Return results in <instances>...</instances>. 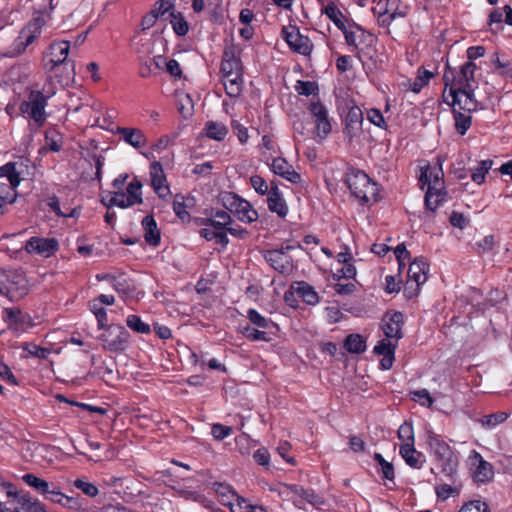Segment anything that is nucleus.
Listing matches in <instances>:
<instances>
[{
	"label": "nucleus",
	"instance_id": "obj_33",
	"mask_svg": "<svg viewBox=\"0 0 512 512\" xmlns=\"http://www.w3.org/2000/svg\"><path fill=\"white\" fill-rule=\"evenodd\" d=\"M453 116L455 120V129L460 135H464L471 126L472 118L470 113H462L453 108Z\"/></svg>",
	"mask_w": 512,
	"mask_h": 512
},
{
	"label": "nucleus",
	"instance_id": "obj_29",
	"mask_svg": "<svg viewBox=\"0 0 512 512\" xmlns=\"http://www.w3.org/2000/svg\"><path fill=\"white\" fill-rule=\"evenodd\" d=\"M170 23L172 25L173 31L177 36H185L189 31V24L185 20L183 14L176 10H173L170 14Z\"/></svg>",
	"mask_w": 512,
	"mask_h": 512
},
{
	"label": "nucleus",
	"instance_id": "obj_26",
	"mask_svg": "<svg viewBox=\"0 0 512 512\" xmlns=\"http://www.w3.org/2000/svg\"><path fill=\"white\" fill-rule=\"evenodd\" d=\"M477 458H479V464L474 471V480L478 483H487L490 482L494 477V469L493 466L485 461L481 455L477 454Z\"/></svg>",
	"mask_w": 512,
	"mask_h": 512
},
{
	"label": "nucleus",
	"instance_id": "obj_4",
	"mask_svg": "<svg viewBox=\"0 0 512 512\" xmlns=\"http://www.w3.org/2000/svg\"><path fill=\"white\" fill-rule=\"evenodd\" d=\"M129 336L125 327L110 325L106 327L105 332L100 335L99 339L102 341L105 350L117 353L126 350Z\"/></svg>",
	"mask_w": 512,
	"mask_h": 512
},
{
	"label": "nucleus",
	"instance_id": "obj_15",
	"mask_svg": "<svg viewBox=\"0 0 512 512\" xmlns=\"http://www.w3.org/2000/svg\"><path fill=\"white\" fill-rule=\"evenodd\" d=\"M268 208L279 217L284 218L288 213V206L275 182H271L269 196L267 199Z\"/></svg>",
	"mask_w": 512,
	"mask_h": 512
},
{
	"label": "nucleus",
	"instance_id": "obj_41",
	"mask_svg": "<svg viewBox=\"0 0 512 512\" xmlns=\"http://www.w3.org/2000/svg\"><path fill=\"white\" fill-rule=\"evenodd\" d=\"M21 348L28 352L29 355L39 359H46L51 353V349L38 346L31 342L23 343Z\"/></svg>",
	"mask_w": 512,
	"mask_h": 512
},
{
	"label": "nucleus",
	"instance_id": "obj_14",
	"mask_svg": "<svg viewBox=\"0 0 512 512\" xmlns=\"http://www.w3.org/2000/svg\"><path fill=\"white\" fill-rule=\"evenodd\" d=\"M265 258L281 274H289L293 269L291 258L283 250H270Z\"/></svg>",
	"mask_w": 512,
	"mask_h": 512
},
{
	"label": "nucleus",
	"instance_id": "obj_30",
	"mask_svg": "<svg viewBox=\"0 0 512 512\" xmlns=\"http://www.w3.org/2000/svg\"><path fill=\"white\" fill-rule=\"evenodd\" d=\"M344 347L350 353H362L366 349V342L359 334H350L344 341Z\"/></svg>",
	"mask_w": 512,
	"mask_h": 512
},
{
	"label": "nucleus",
	"instance_id": "obj_48",
	"mask_svg": "<svg viewBox=\"0 0 512 512\" xmlns=\"http://www.w3.org/2000/svg\"><path fill=\"white\" fill-rule=\"evenodd\" d=\"M411 399L419 402L422 406L431 407L434 400L427 389H420L410 392Z\"/></svg>",
	"mask_w": 512,
	"mask_h": 512
},
{
	"label": "nucleus",
	"instance_id": "obj_25",
	"mask_svg": "<svg viewBox=\"0 0 512 512\" xmlns=\"http://www.w3.org/2000/svg\"><path fill=\"white\" fill-rule=\"evenodd\" d=\"M220 503L228 507L231 512L233 511V507L235 503L239 507V509H251L254 510L257 508V506H254L250 503H248L247 499L239 496L234 490H231L230 492L224 494L222 497L219 498Z\"/></svg>",
	"mask_w": 512,
	"mask_h": 512
},
{
	"label": "nucleus",
	"instance_id": "obj_17",
	"mask_svg": "<svg viewBox=\"0 0 512 512\" xmlns=\"http://www.w3.org/2000/svg\"><path fill=\"white\" fill-rule=\"evenodd\" d=\"M429 265L423 258H415L409 265L408 280L422 285L427 281Z\"/></svg>",
	"mask_w": 512,
	"mask_h": 512
},
{
	"label": "nucleus",
	"instance_id": "obj_35",
	"mask_svg": "<svg viewBox=\"0 0 512 512\" xmlns=\"http://www.w3.org/2000/svg\"><path fill=\"white\" fill-rule=\"evenodd\" d=\"M247 318L253 325H255L258 328L263 329V331H269L271 328L276 326L273 321L260 315L254 309H249L247 311Z\"/></svg>",
	"mask_w": 512,
	"mask_h": 512
},
{
	"label": "nucleus",
	"instance_id": "obj_37",
	"mask_svg": "<svg viewBox=\"0 0 512 512\" xmlns=\"http://www.w3.org/2000/svg\"><path fill=\"white\" fill-rule=\"evenodd\" d=\"M434 77V74L428 70L420 68L414 82L410 85L411 91L419 93L421 89L426 86L430 79Z\"/></svg>",
	"mask_w": 512,
	"mask_h": 512
},
{
	"label": "nucleus",
	"instance_id": "obj_49",
	"mask_svg": "<svg viewBox=\"0 0 512 512\" xmlns=\"http://www.w3.org/2000/svg\"><path fill=\"white\" fill-rule=\"evenodd\" d=\"M507 417V413L497 412L483 416L480 422L483 426L491 428L495 427L497 424L503 423L507 419Z\"/></svg>",
	"mask_w": 512,
	"mask_h": 512
},
{
	"label": "nucleus",
	"instance_id": "obj_19",
	"mask_svg": "<svg viewBox=\"0 0 512 512\" xmlns=\"http://www.w3.org/2000/svg\"><path fill=\"white\" fill-rule=\"evenodd\" d=\"M363 122V113L357 106H353L349 109L345 118V134H347L350 140L356 135V132L361 129Z\"/></svg>",
	"mask_w": 512,
	"mask_h": 512
},
{
	"label": "nucleus",
	"instance_id": "obj_58",
	"mask_svg": "<svg viewBox=\"0 0 512 512\" xmlns=\"http://www.w3.org/2000/svg\"><path fill=\"white\" fill-rule=\"evenodd\" d=\"M396 349V345L392 344L390 341L387 340H381L378 342V344L374 347V353L377 355H387V354H394Z\"/></svg>",
	"mask_w": 512,
	"mask_h": 512
},
{
	"label": "nucleus",
	"instance_id": "obj_27",
	"mask_svg": "<svg viewBox=\"0 0 512 512\" xmlns=\"http://www.w3.org/2000/svg\"><path fill=\"white\" fill-rule=\"evenodd\" d=\"M442 177H443V171L440 166L438 168H434L432 170H430L427 167L425 169H422L420 181L424 185H428V187L436 186L440 190H442V184H443Z\"/></svg>",
	"mask_w": 512,
	"mask_h": 512
},
{
	"label": "nucleus",
	"instance_id": "obj_22",
	"mask_svg": "<svg viewBox=\"0 0 512 512\" xmlns=\"http://www.w3.org/2000/svg\"><path fill=\"white\" fill-rule=\"evenodd\" d=\"M291 289L302 298L308 305H316L319 302V296L314 288L304 281L295 282Z\"/></svg>",
	"mask_w": 512,
	"mask_h": 512
},
{
	"label": "nucleus",
	"instance_id": "obj_61",
	"mask_svg": "<svg viewBox=\"0 0 512 512\" xmlns=\"http://www.w3.org/2000/svg\"><path fill=\"white\" fill-rule=\"evenodd\" d=\"M18 317H22V311L17 308H6L3 312V320L9 324H17Z\"/></svg>",
	"mask_w": 512,
	"mask_h": 512
},
{
	"label": "nucleus",
	"instance_id": "obj_53",
	"mask_svg": "<svg viewBox=\"0 0 512 512\" xmlns=\"http://www.w3.org/2000/svg\"><path fill=\"white\" fill-rule=\"evenodd\" d=\"M398 438L404 443L414 444V430L411 423L404 422L398 429Z\"/></svg>",
	"mask_w": 512,
	"mask_h": 512
},
{
	"label": "nucleus",
	"instance_id": "obj_57",
	"mask_svg": "<svg viewBox=\"0 0 512 512\" xmlns=\"http://www.w3.org/2000/svg\"><path fill=\"white\" fill-rule=\"evenodd\" d=\"M26 49H27V46L24 44L22 39H20V37L18 36L15 39L12 46L10 47V49L7 52H5L3 54V56L9 57V58H15V57L20 56Z\"/></svg>",
	"mask_w": 512,
	"mask_h": 512
},
{
	"label": "nucleus",
	"instance_id": "obj_28",
	"mask_svg": "<svg viewBox=\"0 0 512 512\" xmlns=\"http://www.w3.org/2000/svg\"><path fill=\"white\" fill-rule=\"evenodd\" d=\"M444 197L441 190L436 186H429L425 194V207L431 212H435Z\"/></svg>",
	"mask_w": 512,
	"mask_h": 512
},
{
	"label": "nucleus",
	"instance_id": "obj_39",
	"mask_svg": "<svg viewBox=\"0 0 512 512\" xmlns=\"http://www.w3.org/2000/svg\"><path fill=\"white\" fill-rule=\"evenodd\" d=\"M324 13L327 15V17L340 29H345V24L341 20L343 17L342 12L337 8V6L331 2L329 3L324 9Z\"/></svg>",
	"mask_w": 512,
	"mask_h": 512
},
{
	"label": "nucleus",
	"instance_id": "obj_59",
	"mask_svg": "<svg viewBox=\"0 0 512 512\" xmlns=\"http://www.w3.org/2000/svg\"><path fill=\"white\" fill-rule=\"evenodd\" d=\"M491 62L496 66V71L499 74L512 77V69L509 68V63L502 62L497 52L493 54Z\"/></svg>",
	"mask_w": 512,
	"mask_h": 512
},
{
	"label": "nucleus",
	"instance_id": "obj_55",
	"mask_svg": "<svg viewBox=\"0 0 512 512\" xmlns=\"http://www.w3.org/2000/svg\"><path fill=\"white\" fill-rule=\"evenodd\" d=\"M74 486L89 497H94L99 492L98 488L93 483L87 482L83 479H76L74 481Z\"/></svg>",
	"mask_w": 512,
	"mask_h": 512
},
{
	"label": "nucleus",
	"instance_id": "obj_50",
	"mask_svg": "<svg viewBox=\"0 0 512 512\" xmlns=\"http://www.w3.org/2000/svg\"><path fill=\"white\" fill-rule=\"evenodd\" d=\"M173 10H175L174 0H159L155 3L154 8L151 11H155L154 14H157V17L159 18L165 13H169L170 15Z\"/></svg>",
	"mask_w": 512,
	"mask_h": 512
},
{
	"label": "nucleus",
	"instance_id": "obj_3",
	"mask_svg": "<svg viewBox=\"0 0 512 512\" xmlns=\"http://www.w3.org/2000/svg\"><path fill=\"white\" fill-rule=\"evenodd\" d=\"M27 293V280L17 271L2 272L0 275V294L14 300Z\"/></svg>",
	"mask_w": 512,
	"mask_h": 512
},
{
	"label": "nucleus",
	"instance_id": "obj_7",
	"mask_svg": "<svg viewBox=\"0 0 512 512\" xmlns=\"http://www.w3.org/2000/svg\"><path fill=\"white\" fill-rule=\"evenodd\" d=\"M283 38L289 47L302 55L310 54L312 43L307 36H303L296 26L290 25L282 30Z\"/></svg>",
	"mask_w": 512,
	"mask_h": 512
},
{
	"label": "nucleus",
	"instance_id": "obj_44",
	"mask_svg": "<svg viewBox=\"0 0 512 512\" xmlns=\"http://www.w3.org/2000/svg\"><path fill=\"white\" fill-rule=\"evenodd\" d=\"M295 493L299 494L304 500L310 503L314 508L320 509L319 505L323 503L322 499L312 490L304 489L301 486L294 487Z\"/></svg>",
	"mask_w": 512,
	"mask_h": 512
},
{
	"label": "nucleus",
	"instance_id": "obj_1",
	"mask_svg": "<svg viewBox=\"0 0 512 512\" xmlns=\"http://www.w3.org/2000/svg\"><path fill=\"white\" fill-rule=\"evenodd\" d=\"M48 96L39 90H31L27 99L20 103L19 110L23 115H27L31 120L29 123L30 130H36L42 127L47 120L46 113Z\"/></svg>",
	"mask_w": 512,
	"mask_h": 512
},
{
	"label": "nucleus",
	"instance_id": "obj_13",
	"mask_svg": "<svg viewBox=\"0 0 512 512\" xmlns=\"http://www.w3.org/2000/svg\"><path fill=\"white\" fill-rule=\"evenodd\" d=\"M272 171L291 183H299L301 181V176L297 173L293 166L287 162L285 158L277 157L272 160L270 164Z\"/></svg>",
	"mask_w": 512,
	"mask_h": 512
},
{
	"label": "nucleus",
	"instance_id": "obj_24",
	"mask_svg": "<svg viewBox=\"0 0 512 512\" xmlns=\"http://www.w3.org/2000/svg\"><path fill=\"white\" fill-rule=\"evenodd\" d=\"M403 314L394 312L389 321L383 327L384 334L387 338H402Z\"/></svg>",
	"mask_w": 512,
	"mask_h": 512
},
{
	"label": "nucleus",
	"instance_id": "obj_54",
	"mask_svg": "<svg viewBox=\"0 0 512 512\" xmlns=\"http://www.w3.org/2000/svg\"><path fill=\"white\" fill-rule=\"evenodd\" d=\"M91 310H92V312L94 313V315H95V317L97 319L99 329L106 328V325H107V313H106V310L103 307L99 306L96 303V300H94L92 302Z\"/></svg>",
	"mask_w": 512,
	"mask_h": 512
},
{
	"label": "nucleus",
	"instance_id": "obj_51",
	"mask_svg": "<svg viewBox=\"0 0 512 512\" xmlns=\"http://www.w3.org/2000/svg\"><path fill=\"white\" fill-rule=\"evenodd\" d=\"M459 512H489V505L481 500H472L465 503Z\"/></svg>",
	"mask_w": 512,
	"mask_h": 512
},
{
	"label": "nucleus",
	"instance_id": "obj_23",
	"mask_svg": "<svg viewBox=\"0 0 512 512\" xmlns=\"http://www.w3.org/2000/svg\"><path fill=\"white\" fill-rule=\"evenodd\" d=\"M400 454L409 466L413 468H421L423 464V455L421 452L416 451L412 442L403 443L400 447Z\"/></svg>",
	"mask_w": 512,
	"mask_h": 512
},
{
	"label": "nucleus",
	"instance_id": "obj_2",
	"mask_svg": "<svg viewBox=\"0 0 512 512\" xmlns=\"http://www.w3.org/2000/svg\"><path fill=\"white\" fill-rule=\"evenodd\" d=\"M429 446L438 463L440 472L447 478L452 479L456 474L458 467V457L452 451L451 447L436 436L429 438Z\"/></svg>",
	"mask_w": 512,
	"mask_h": 512
},
{
	"label": "nucleus",
	"instance_id": "obj_34",
	"mask_svg": "<svg viewBox=\"0 0 512 512\" xmlns=\"http://www.w3.org/2000/svg\"><path fill=\"white\" fill-rule=\"evenodd\" d=\"M242 334L252 341L270 342L272 340L273 333H271L270 331L259 330L250 325H246L242 329Z\"/></svg>",
	"mask_w": 512,
	"mask_h": 512
},
{
	"label": "nucleus",
	"instance_id": "obj_11",
	"mask_svg": "<svg viewBox=\"0 0 512 512\" xmlns=\"http://www.w3.org/2000/svg\"><path fill=\"white\" fill-rule=\"evenodd\" d=\"M45 19L43 16L38 15L25 25L20 33L19 37L22 39L27 48L32 45L35 40L40 36L42 28L45 25Z\"/></svg>",
	"mask_w": 512,
	"mask_h": 512
},
{
	"label": "nucleus",
	"instance_id": "obj_20",
	"mask_svg": "<svg viewBox=\"0 0 512 512\" xmlns=\"http://www.w3.org/2000/svg\"><path fill=\"white\" fill-rule=\"evenodd\" d=\"M145 241L151 246H157L160 243V231L152 215H147L142 219Z\"/></svg>",
	"mask_w": 512,
	"mask_h": 512
},
{
	"label": "nucleus",
	"instance_id": "obj_64",
	"mask_svg": "<svg viewBox=\"0 0 512 512\" xmlns=\"http://www.w3.org/2000/svg\"><path fill=\"white\" fill-rule=\"evenodd\" d=\"M231 127H232L233 132L237 135L239 141L242 144L246 143L249 138L247 128L235 120L232 121Z\"/></svg>",
	"mask_w": 512,
	"mask_h": 512
},
{
	"label": "nucleus",
	"instance_id": "obj_42",
	"mask_svg": "<svg viewBox=\"0 0 512 512\" xmlns=\"http://www.w3.org/2000/svg\"><path fill=\"white\" fill-rule=\"evenodd\" d=\"M126 324L136 333L148 334L151 331L150 326L143 322L137 315H129L126 319Z\"/></svg>",
	"mask_w": 512,
	"mask_h": 512
},
{
	"label": "nucleus",
	"instance_id": "obj_6",
	"mask_svg": "<svg viewBox=\"0 0 512 512\" xmlns=\"http://www.w3.org/2000/svg\"><path fill=\"white\" fill-rule=\"evenodd\" d=\"M70 44L68 41L53 42L48 48V53L44 57V68L48 71L54 70L56 67L64 64L74 68V62L67 60Z\"/></svg>",
	"mask_w": 512,
	"mask_h": 512
},
{
	"label": "nucleus",
	"instance_id": "obj_36",
	"mask_svg": "<svg viewBox=\"0 0 512 512\" xmlns=\"http://www.w3.org/2000/svg\"><path fill=\"white\" fill-rule=\"evenodd\" d=\"M374 460L379 465L378 472L382 474V477L389 481H393L395 473L392 463L387 462L380 453L374 454Z\"/></svg>",
	"mask_w": 512,
	"mask_h": 512
},
{
	"label": "nucleus",
	"instance_id": "obj_43",
	"mask_svg": "<svg viewBox=\"0 0 512 512\" xmlns=\"http://www.w3.org/2000/svg\"><path fill=\"white\" fill-rule=\"evenodd\" d=\"M141 188L142 183L137 178H134L127 187V196L133 202V205L143 203Z\"/></svg>",
	"mask_w": 512,
	"mask_h": 512
},
{
	"label": "nucleus",
	"instance_id": "obj_16",
	"mask_svg": "<svg viewBox=\"0 0 512 512\" xmlns=\"http://www.w3.org/2000/svg\"><path fill=\"white\" fill-rule=\"evenodd\" d=\"M345 182L352 195H354L357 199L360 198V195L365 188L371 189V179L367 174L361 171L348 174Z\"/></svg>",
	"mask_w": 512,
	"mask_h": 512
},
{
	"label": "nucleus",
	"instance_id": "obj_62",
	"mask_svg": "<svg viewBox=\"0 0 512 512\" xmlns=\"http://www.w3.org/2000/svg\"><path fill=\"white\" fill-rule=\"evenodd\" d=\"M232 429L222 424H214L211 428V434L216 440H223L225 437L230 435Z\"/></svg>",
	"mask_w": 512,
	"mask_h": 512
},
{
	"label": "nucleus",
	"instance_id": "obj_21",
	"mask_svg": "<svg viewBox=\"0 0 512 512\" xmlns=\"http://www.w3.org/2000/svg\"><path fill=\"white\" fill-rule=\"evenodd\" d=\"M117 133L134 148H141L146 144V137L140 129L118 127Z\"/></svg>",
	"mask_w": 512,
	"mask_h": 512
},
{
	"label": "nucleus",
	"instance_id": "obj_52",
	"mask_svg": "<svg viewBox=\"0 0 512 512\" xmlns=\"http://www.w3.org/2000/svg\"><path fill=\"white\" fill-rule=\"evenodd\" d=\"M214 216L216 219L212 222V227L217 230H222L232 223V218L226 211H217Z\"/></svg>",
	"mask_w": 512,
	"mask_h": 512
},
{
	"label": "nucleus",
	"instance_id": "obj_38",
	"mask_svg": "<svg viewBox=\"0 0 512 512\" xmlns=\"http://www.w3.org/2000/svg\"><path fill=\"white\" fill-rule=\"evenodd\" d=\"M0 176L7 177L13 189L20 184L19 172L16 171L14 163L10 162L0 167Z\"/></svg>",
	"mask_w": 512,
	"mask_h": 512
},
{
	"label": "nucleus",
	"instance_id": "obj_45",
	"mask_svg": "<svg viewBox=\"0 0 512 512\" xmlns=\"http://www.w3.org/2000/svg\"><path fill=\"white\" fill-rule=\"evenodd\" d=\"M493 164L492 160H483L479 163V166L474 169L471 173L472 180L477 183L481 184L485 180V174L488 173V171L491 169Z\"/></svg>",
	"mask_w": 512,
	"mask_h": 512
},
{
	"label": "nucleus",
	"instance_id": "obj_63",
	"mask_svg": "<svg viewBox=\"0 0 512 512\" xmlns=\"http://www.w3.org/2000/svg\"><path fill=\"white\" fill-rule=\"evenodd\" d=\"M367 118L374 125H376L380 128H385L386 123H385L384 117L378 109L368 110Z\"/></svg>",
	"mask_w": 512,
	"mask_h": 512
},
{
	"label": "nucleus",
	"instance_id": "obj_8",
	"mask_svg": "<svg viewBox=\"0 0 512 512\" xmlns=\"http://www.w3.org/2000/svg\"><path fill=\"white\" fill-rule=\"evenodd\" d=\"M309 110L315 119L316 136L320 139L326 138L332 129L327 108L320 101H316L310 104Z\"/></svg>",
	"mask_w": 512,
	"mask_h": 512
},
{
	"label": "nucleus",
	"instance_id": "obj_18",
	"mask_svg": "<svg viewBox=\"0 0 512 512\" xmlns=\"http://www.w3.org/2000/svg\"><path fill=\"white\" fill-rule=\"evenodd\" d=\"M220 71L222 76H233L235 73L242 72L241 60L235 55L232 48L224 51Z\"/></svg>",
	"mask_w": 512,
	"mask_h": 512
},
{
	"label": "nucleus",
	"instance_id": "obj_31",
	"mask_svg": "<svg viewBox=\"0 0 512 512\" xmlns=\"http://www.w3.org/2000/svg\"><path fill=\"white\" fill-rule=\"evenodd\" d=\"M206 135L214 140L222 141L228 133L227 127L219 122L208 121L205 125Z\"/></svg>",
	"mask_w": 512,
	"mask_h": 512
},
{
	"label": "nucleus",
	"instance_id": "obj_40",
	"mask_svg": "<svg viewBox=\"0 0 512 512\" xmlns=\"http://www.w3.org/2000/svg\"><path fill=\"white\" fill-rule=\"evenodd\" d=\"M178 99V110L184 118H188L193 112V103L189 94L179 93L177 94Z\"/></svg>",
	"mask_w": 512,
	"mask_h": 512
},
{
	"label": "nucleus",
	"instance_id": "obj_47",
	"mask_svg": "<svg viewBox=\"0 0 512 512\" xmlns=\"http://www.w3.org/2000/svg\"><path fill=\"white\" fill-rule=\"evenodd\" d=\"M108 208L111 206H117L120 208H128L133 206V202L130 201L128 196L124 192H115L110 198L109 203L106 204Z\"/></svg>",
	"mask_w": 512,
	"mask_h": 512
},
{
	"label": "nucleus",
	"instance_id": "obj_10",
	"mask_svg": "<svg viewBox=\"0 0 512 512\" xmlns=\"http://www.w3.org/2000/svg\"><path fill=\"white\" fill-rule=\"evenodd\" d=\"M28 253H36L44 257H49L58 249V242L54 238H30L25 246Z\"/></svg>",
	"mask_w": 512,
	"mask_h": 512
},
{
	"label": "nucleus",
	"instance_id": "obj_5",
	"mask_svg": "<svg viewBox=\"0 0 512 512\" xmlns=\"http://www.w3.org/2000/svg\"><path fill=\"white\" fill-rule=\"evenodd\" d=\"M224 207L231 213L235 214L237 218L246 223H252L257 220L258 213L252 208L251 204L232 193H226L222 197Z\"/></svg>",
	"mask_w": 512,
	"mask_h": 512
},
{
	"label": "nucleus",
	"instance_id": "obj_32",
	"mask_svg": "<svg viewBox=\"0 0 512 512\" xmlns=\"http://www.w3.org/2000/svg\"><path fill=\"white\" fill-rule=\"evenodd\" d=\"M18 502L23 509L29 512H45V507L38 500L33 499L28 492L18 494Z\"/></svg>",
	"mask_w": 512,
	"mask_h": 512
},
{
	"label": "nucleus",
	"instance_id": "obj_9",
	"mask_svg": "<svg viewBox=\"0 0 512 512\" xmlns=\"http://www.w3.org/2000/svg\"><path fill=\"white\" fill-rule=\"evenodd\" d=\"M449 95L452 98L451 102L447 101L445 98L444 101L450 106H458L459 111L463 110L465 112L471 113L478 109L479 103L474 98L473 90H465L462 89L460 92L455 90L454 87L449 89Z\"/></svg>",
	"mask_w": 512,
	"mask_h": 512
},
{
	"label": "nucleus",
	"instance_id": "obj_60",
	"mask_svg": "<svg viewBox=\"0 0 512 512\" xmlns=\"http://www.w3.org/2000/svg\"><path fill=\"white\" fill-rule=\"evenodd\" d=\"M47 206L57 215V216H61V217H69V216H73L74 215V211H72L71 213H64L61 208H60V202H59V199L55 196V195H52L50 197H48L47 199Z\"/></svg>",
	"mask_w": 512,
	"mask_h": 512
},
{
	"label": "nucleus",
	"instance_id": "obj_56",
	"mask_svg": "<svg viewBox=\"0 0 512 512\" xmlns=\"http://www.w3.org/2000/svg\"><path fill=\"white\" fill-rule=\"evenodd\" d=\"M250 183L255 191L260 195H265L270 191L266 180L259 175L251 176Z\"/></svg>",
	"mask_w": 512,
	"mask_h": 512
},
{
	"label": "nucleus",
	"instance_id": "obj_46",
	"mask_svg": "<svg viewBox=\"0 0 512 512\" xmlns=\"http://www.w3.org/2000/svg\"><path fill=\"white\" fill-rule=\"evenodd\" d=\"M295 90L299 95L310 96L318 93V84L314 81H297Z\"/></svg>",
	"mask_w": 512,
	"mask_h": 512
},
{
	"label": "nucleus",
	"instance_id": "obj_12",
	"mask_svg": "<svg viewBox=\"0 0 512 512\" xmlns=\"http://www.w3.org/2000/svg\"><path fill=\"white\" fill-rule=\"evenodd\" d=\"M151 183L160 198H164L169 194V187L166 184V177L162 165L158 161H154L150 166Z\"/></svg>",
	"mask_w": 512,
	"mask_h": 512
}]
</instances>
